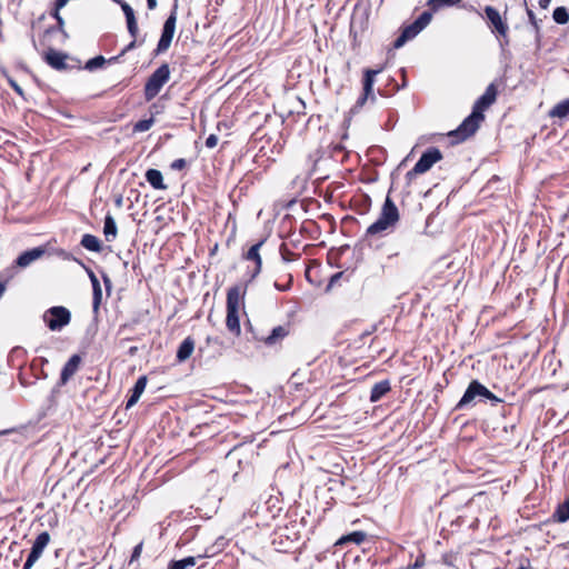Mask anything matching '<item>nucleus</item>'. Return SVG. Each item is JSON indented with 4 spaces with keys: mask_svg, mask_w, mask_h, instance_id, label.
<instances>
[{
    "mask_svg": "<svg viewBox=\"0 0 569 569\" xmlns=\"http://www.w3.org/2000/svg\"><path fill=\"white\" fill-rule=\"evenodd\" d=\"M498 88L496 83H490L482 96L473 103L471 113L460 123V126L448 132L452 144H458L471 138L485 121V111L488 110L497 100Z\"/></svg>",
    "mask_w": 569,
    "mask_h": 569,
    "instance_id": "obj_1",
    "label": "nucleus"
},
{
    "mask_svg": "<svg viewBox=\"0 0 569 569\" xmlns=\"http://www.w3.org/2000/svg\"><path fill=\"white\" fill-rule=\"evenodd\" d=\"M270 236L268 227L256 221L241 226L239 229H233L231 238L228 239V244L231 240L237 244V238H239V244L242 249H260Z\"/></svg>",
    "mask_w": 569,
    "mask_h": 569,
    "instance_id": "obj_2",
    "label": "nucleus"
},
{
    "mask_svg": "<svg viewBox=\"0 0 569 569\" xmlns=\"http://www.w3.org/2000/svg\"><path fill=\"white\" fill-rule=\"evenodd\" d=\"M483 13L476 10V12L482 17L488 29L495 36V38L499 41L500 47L505 48L510 43V28L508 22V9L506 8L503 12H500L493 6H485Z\"/></svg>",
    "mask_w": 569,
    "mask_h": 569,
    "instance_id": "obj_3",
    "label": "nucleus"
},
{
    "mask_svg": "<svg viewBox=\"0 0 569 569\" xmlns=\"http://www.w3.org/2000/svg\"><path fill=\"white\" fill-rule=\"evenodd\" d=\"M399 210L392 199L387 196L381 212L376 222L370 224L366 231L367 237H381L392 229L399 221Z\"/></svg>",
    "mask_w": 569,
    "mask_h": 569,
    "instance_id": "obj_4",
    "label": "nucleus"
},
{
    "mask_svg": "<svg viewBox=\"0 0 569 569\" xmlns=\"http://www.w3.org/2000/svg\"><path fill=\"white\" fill-rule=\"evenodd\" d=\"M246 290L241 291L239 286H233L227 292V329L236 337L241 335L239 310L240 305L243 302Z\"/></svg>",
    "mask_w": 569,
    "mask_h": 569,
    "instance_id": "obj_5",
    "label": "nucleus"
},
{
    "mask_svg": "<svg viewBox=\"0 0 569 569\" xmlns=\"http://www.w3.org/2000/svg\"><path fill=\"white\" fill-rule=\"evenodd\" d=\"M171 69L169 63H161L146 80L143 97L147 102L152 101L170 80Z\"/></svg>",
    "mask_w": 569,
    "mask_h": 569,
    "instance_id": "obj_6",
    "label": "nucleus"
},
{
    "mask_svg": "<svg viewBox=\"0 0 569 569\" xmlns=\"http://www.w3.org/2000/svg\"><path fill=\"white\" fill-rule=\"evenodd\" d=\"M178 19V0H174V3L170 10L168 18L166 19L160 39L157 43V47L152 51L153 57H158L168 51L171 46L172 39L176 32V24Z\"/></svg>",
    "mask_w": 569,
    "mask_h": 569,
    "instance_id": "obj_7",
    "label": "nucleus"
},
{
    "mask_svg": "<svg viewBox=\"0 0 569 569\" xmlns=\"http://www.w3.org/2000/svg\"><path fill=\"white\" fill-rule=\"evenodd\" d=\"M486 386L477 379H472L466 388L462 397L456 403L453 410L460 411L473 408L480 402L485 403L483 395L486 393Z\"/></svg>",
    "mask_w": 569,
    "mask_h": 569,
    "instance_id": "obj_8",
    "label": "nucleus"
},
{
    "mask_svg": "<svg viewBox=\"0 0 569 569\" xmlns=\"http://www.w3.org/2000/svg\"><path fill=\"white\" fill-rule=\"evenodd\" d=\"M43 61L57 71L81 69L80 61L68 53L49 48L43 54Z\"/></svg>",
    "mask_w": 569,
    "mask_h": 569,
    "instance_id": "obj_9",
    "label": "nucleus"
},
{
    "mask_svg": "<svg viewBox=\"0 0 569 569\" xmlns=\"http://www.w3.org/2000/svg\"><path fill=\"white\" fill-rule=\"evenodd\" d=\"M432 16L430 11H423L412 23L405 26L400 36L393 41V48H401L408 40L413 39L420 33L430 22Z\"/></svg>",
    "mask_w": 569,
    "mask_h": 569,
    "instance_id": "obj_10",
    "label": "nucleus"
},
{
    "mask_svg": "<svg viewBox=\"0 0 569 569\" xmlns=\"http://www.w3.org/2000/svg\"><path fill=\"white\" fill-rule=\"evenodd\" d=\"M442 152L435 147L428 148L417 161L415 167L406 173L407 180H412L416 176L429 171L435 163L442 160Z\"/></svg>",
    "mask_w": 569,
    "mask_h": 569,
    "instance_id": "obj_11",
    "label": "nucleus"
},
{
    "mask_svg": "<svg viewBox=\"0 0 569 569\" xmlns=\"http://www.w3.org/2000/svg\"><path fill=\"white\" fill-rule=\"evenodd\" d=\"M70 320V311L62 306L51 307L43 313V321L52 331L61 330Z\"/></svg>",
    "mask_w": 569,
    "mask_h": 569,
    "instance_id": "obj_12",
    "label": "nucleus"
},
{
    "mask_svg": "<svg viewBox=\"0 0 569 569\" xmlns=\"http://www.w3.org/2000/svg\"><path fill=\"white\" fill-rule=\"evenodd\" d=\"M381 71H382V68H379V69H369L368 68V69L363 70L362 94L358 98V100L356 102L357 107H362L369 99L375 100V94H373L375 78Z\"/></svg>",
    "mask_w": 569,
    "mask_h": 569,
    "instance_id": "obj_13",
    "label": "nucleus"
},
{
    "mask_svg": "<svg viewBox=\"0 0 569 569\" xmlns=\"http://www.w3.org/2000/svg\"><path fill=\"white\" fill-rule=\"evenodd\" d=\"M50 541V535L47 531H42L39 533L32 545L31 551L23 565L22 569H31L32 566L37 562V560L41 557L44 548L48 546Z\"/></svg>",
    "mask_w": 569,
    "mask_h": 569,
    "instance_id": "obj_14",
    "label": "nucleus"
},
{
    "mask_svg": "<svg viewBox=\"0 0 569 569\" xmlns=\"http://www.w3.org/2000/svg\"><path fill=\"white\" fill-rule=\"evenodd\" d=\"M119 3L121 6V9H122V11L124 13V17H126V23H127L128 32H129V34L132 38L131 42L124 49V51H126V50H130V49L136 47V44H137V37L139 34V27H138V22H137V19H136V16H134V11H133L132 7L129 3L124 2V1H119Z\"/></svg>",
    "mask_w": 569,
    "mask_h": 569,
    "instance_id": "obj_15",
    "label": "nucleus"
},
{
    "mask_svg": "<svg viewBox=\"0 0 569 569\" xmlns=\"http://www.w3.org/2000/svg\"><path fill=\"white\" fill-rule=\"evenodd\" d=\"M80 363L81 358L79 355H73L69 358L60 373L61 386L66 385L70 380V378L78 371Z\"/></svg>",
    "mask_w": 569,
    "mask_h": 569,
    "instance_id": "obj_16",
    "label": "nucleus"
},
{
    "mask_svg": "<svg viewBox=\"0 0 569 569\" xmlns=\"http://www.w3.org/2000/svg\"><path fill=\"white\" fill-rule=\"evenodd\" d=\"M148 382L147 376H140L133 387L130 389V396L127 399L126 408L129 409L134 406L143 393Z\"/></svg>",
    "mask_w": 569,
    "mask_h": 569,
    "instance_id": "obj_17",
    "label": "nucleus"
},
{
    "mask_svg": "<svg viewBox=\"0 0 569 569\" xmlns=\"http://www.w3.org/2000/svg\"><path fill=\"white\" fill-rule=\"evenodd\" d=\"M390 391V381L388 379L381 380L372 386L369 400L370 402H378Z\"/></svg>",
    "mask_w": 569,
    "mask_h": 569,
    "instance_id": "obj_18",
    "label": "nucleus"
},
{
    "mask_svg": "<svg viewBox=\"0 0 569 569\" xmlns=\"http://www.w3.org/2000/svg\"><path fill=\"white\" fill-rule=\"evenodd\" d=\"M289 335V326H277L264 337L263 343L268 347L277 345Z\"/></svg>",
    "mask_w": 569,
    "mask_h": 569,
    "instance_id": "obj_19",
    "label": "nucleus"
},
{
    "mask_svg": "<svg viewBox=\"0 0 569 569\" xmlns=\"http://www.w3.org/2000/svg\"><path fill=\"white\" fill-rule=\"evenodd\" d=\"M282 509V502L277 497H270L261 507V510L266 512V516L269 519H276L279 517Z\"/></svg>",
    "mask_w": 569,
    "mask_h": 569,
    "instance_id": "obj_20",
    "label": "nucleus"
},
{
    "mask_svg": "<svg viewBox=\"0 0 569 569\" xmlns=\"http://www.w3.org/2000/svg\"><path fill=\"white\" fill-rule=\"evenodd\" d=\"M148 183L156 190H166L167 186L163 183V176L158 169H148L144 174Z\"/></svg>",
    "mask_w": 569,
    "mask_h": 569,
    "instance_id": "obj_21",
    "label": "nucleus"
},
{
    "mask_svg": "<svg viewBox=\"0 0 569 569\" xmlns=\"http://www.w3.org/2000/svg\"><path fill=\"white\" fill-rule=\"evenodd\" d=\"M367 538V533L361 530H356L352 532H349L347 535L341 536L337 542L336 546H345L347 543H355L357 546L361 545Z\"/></svg>",
    "mask_w": 569,
    "mask_h": 569,
    "instance_id": "obj_22",
    "label": "nucleus"
},
{
    "mask_svg": "<svg viewBox=\"0 0 569 569\" xmlns=\"http://www.w3.org/2000/svg\"><path fill=\"white\" fill-rule=\"evenodd\" d=\"M194 349V340L191 337H187L183 339V341L179 345L177 350V360L179 362L186 361L192 353Z\"/></svg>",
    "mask_w": 569,
    "mask_h": 569,
    "instance_id": "obj_23",
    "label": "nucleus"
},
{
    "mask_svg": "<svg viewBox=\"0 0 569 569\" xmlns=\"http://www.w3.org/2000/svg\"><path fill=\"white\" fill-rule=\"evenodd\" d=\"M90 279L92 282V290H93L92 310H93V313L97 315L99 311L101 301H102V290H101L99 280L92 272H90Z\"/></svg>",
    "mask_w": 569,
    "mask_h": 569,
    "instance_id": "obj_24",
    "label": "nucleus"
},
{
    "mask_svg": "<svg viewBox=\"0 0 569 569\" xmlns=\"http://www.w3.org/2000/svg\"><path fill=\"white\" fill-rule=\"evenodd\" d=\"M243 259L247 260V261H252L254 262V269L252 270V272L250 273V278H249V281L253 280L261 271V264H262V261H261V257H260V251H246L243 253Z\"/></svg>",
    "mask_w": 569,
    "mask_h": 569,
    "instance_id": "obj_25",
    "label": "nucleus"
},
{
    "mask_svg": "<svg viewBox=\"0 0 569 569\" xmlns=\"http://www.w3.org/2000/svg\"><path fill=\"white\" fill-rule=\"evenodd\" d=\"M353 210L359 214H365L369 211L371 206V199L366 196L361 194L359 197H356L351 200Z\"/></svg>",
    "mask_w": 569,
    "mask_h": 569,
    "instance_id": "obj_26",
    "label": "nucleus"
},
{
    "mask_svg": "<svg viewBox=\"0 0 569 569\" xmlns=\"http://www.w3.org/2000/svg\"><path fill=\"white\" fill-rule=\"evenodd\" d=\"M552 518L556 522L563 523L569 520V496L556 508Z\"/></svg>",
    "mask_w": 569,
    "mask_h": 569,
    "instance_id": "obj_27",
    "label": "nucleus"
},
{
    "mask_svg": "<svg viewBox=\"0 0 569 569\" xmlns=\"http://www.w3.org/2000/svg\"><path fill=\"white\" fill-rule=\"evenodd\" d=\"M461 1L462 0H428V11H430L432 14L433 12H437L443 8L458 6Z\"/></svg>",
    "mask_w": 569,
    "mask_h": 569,
    "instance_id": "obj_28",
    "label": "nucleus"
},
{
    "mask_svg": "<svg viewBox=\"0 0 569 569\" xmlns=\"http://www.w3.org/2000/svg\"><path fill=\"white\" fill-rule=\"evenodd\" d=\"M569 114V98L555 104L549 111L551 118H566Z\"/></svg>",
    "mask_w": 569,
    "mask_h": 569,
    "instance_id": "obj_29",
    "label": "nucleus"
},
{
    "mask_svg": "<svg viewBox=\"0 0 569 569\" xmlns=\"http://www.w3.org/2000/svg\"><path fill=\"white\" fill-rule=\"evenodd\" d=\"M46 251H24L22 254H20L17 259V264L19 267H27L32 261L40 258Z\"/></svg>",
    "mask_w": 569,
    "mask_h": 569,
    "instance_id": "obj_30",
    "label": "nucleus"
},
{
    "mask_svg": "<svg viewBox=\"0 0 569 569\" xmlns=\"http://www.w3.org/2000/svg\"><path fill=\"white\" fill-rule=\"evenodd\" d=\"M57 32H60L62 36L61 42H64L69 38L68 33L64 30V20L62 17H58L56 26H51L44 30L43 37H49Z\"/></svg>",
    "mask_w": 569,
    "mask_h": 569,
    "instance_id": "obj_31",
    "label": "nucleus"
},
{
    "mask_svg": "<svg viewBox=\"0 0 569 569\" xmlns=\"http://www.w3.org/2000/svg\"><path fill=\"white\" fill-rule=\"evenodd\" d=\"M196 557L188 556L179 560H171L168 569H189L196 565Z\"/></svg>",
    "mask_w": 569,
    "mask_h": 569,
    "instance_id": "obj_32",
    "label": "nucleus"
},
{
    "mask_svg": "<svg viewBox=\"0 0 569 569\" xmlns=\"http://www.w3.org/2000/svg\"><path fill=\"white\" fill-rule=\"evenodd\" d=\"M80 244L84 249H102L100 247L99 239L96 236L90 234V233L82 234L81 240H80Z\"/></svg>",
    "mask_w": 569,
    "mask_h": 569,
    "instance_id": "obj_33",
    "label": "nucleus"
},
{
    "mask_svg": "<svg viewBox=\"0 0 569 569\" xmlns=\"http://www.w3.org/2000/svg\"><path fill=\"white\" fill-rule=\"evenodd\" d=\"M552 19L558 24H566L569 22V12L566 7H557L552 12Z\"/></svg>",
    "mask_w": 569,
    "mask_h": 569,
    "instance_id": "obj_34",
    "label": "nucleus"
},
{
    "mask_svg": "<svg viewBox=\"0 0 569 569\" xmlns=\"http://www.w3.org/2000/svg\"><path fill=\"white\" fill-rule=\"evenodd\" d=\"M244 330H246V338L248 341H262L264 339V336L260 335L258 330H256L250 322L249 319L244 322Z\"/></svg>",
    "mask_w": 569,
    "mask_h": 569,
    "instance_id": "obj_35",
    "label": "nucleus"
},
{
    "mask_svg": "<svg viewBox=\"0 0 569 569\" xmlns=\"http://www.w3.org/2000/svg\"><path fill=\"white\" fill-rule=\"evenodd\" d=\"M106 63H107V59L102 54H99V56H96V57L89 59L86 62L83 69H86L88 71H94L99 68H102Z\"/></svg>",
    "mask_w": 569,
    "mask_h": 569,
    "instance_id": "obj_36",
    "label": "nucleus"
},
{
    "mask_svg": "<svg viewBox=\"0 0 569 569\" xmlns=\"http://www.w3.org/2000/svg\"><path fill=\"white\" fill-rule=\"evenodd\" d=\"M1 73L6 78L10 88L19 94L21 98L26 99L23 89L18 84V82L8 73L4 68H1Z\"/></svg>",
    "mask_w": 569,
    "mask_h": 569,
    "instance_id": "obj_37",
    "label": "nucleus"
},
{
    "mask_svg": "<svg viewBox=\"0 0 569 569\" xmlns=\"http://www.w3.org/2000/svg\"><path fill=\"white\" fill-rule=\"evenodd\" d=\"M527 16H528L529 23L533 28L536 39H540L541 28L539 24V20L537 19L535 12L531 9H527Z\"/></svg>",
    "mask_w": 569,
    "mask_h": 569,
    "instance_id": "obj_38",
    "label": "nucleus"
},
{
    "mask_svg": "<svg viewBox=\"0 0 569 569\" xmlns=\"http://www.w3.org/2000/svg\"><path fill=\"white\" fill-rule=\"evenodd\" d=\"M153 124V119L150 118V119H143V120H139L136 124H134V130L136 131H147L151 128V126Z\"/></svg>",
    "mask_w": 569,
    "mask_h": 569,
    "instance_id": "obj_39",
    "label": "nucleus"
},
{
    "mask_svg": "<svg viewBox=\"0 0 569 569\" xmlns=\"http://www.w3.org/2000/svg\"><path fill=\"white\" fill-rule=\"evenodd\" d=\"M485 391L487 393V395H483L485 403L489 401L491 403V406H497L498 403L502 402V399H500L495 393H492L487 387H486Z\"/></svg>",
    "mask_w": 569,
    "mask_h": 569,
    "instance_id": "obj_40",
    "label": "nucleus"
},
{
    "mask_svg": "<svg viewBox=\"0 0 569 569\" xmlns=\"http://www.w3.org/2000/svg\"><path fill=\"white\" fill-rule=\"evenodd\" d=\"M170 167L173 170H182L187 167V161L183 158H179V159H176L174 161H172Z\"/></svg>",
    "mask_w": 569,
    "mask_h": 569,
    "instance_id": "obj_41",
    "label": "nucleus"
},
{
    "mask_svg": "<svg viewBox=\"0 0 569 569\" xmlns=\"http://www.w3.org/2000/svg\"><path fill=\"white\" fill-rule=\"evenodd\" d=\"M141 551H142V542L138 543L133 548V550L131 552V557H130V562H133L134 560H137L140 557Z\"/></svg>",
    "mask_w": 569,
    "mask_h": 569,
    "instance_id": "obj_42",
    "label": "nucleus"
},
{
    "mask_svg": "<svg viewBox=\"0 0 569 569\" xmlns=\"http://www.w3.org/2000/svg\"><path fill=\"white\" fill-rule=\"evenodd\" d=\"M218 144V137L216 134H210L207 139H206V147L207 148H214Z\"/></svg>",
    "mask_w": 569,
    "mask_h": 569,
    "instance_id": "obj_43",
    "label": "nucleus"
},
{
    "mask_svg": "<svg viewBox=\"0 0 569 569\" xmlns=\"http://www.w3.org/2000/svg\"><path fill=\"white\" fill-rule=\"evenodd\" d=\"M279 252H280L283 261H291L297 257L295 251L286 250V251H279Z\"/></svg>",
    "mask_w": 569,
    "mask_h": 569,
    "instance_id": "obj_44",
    "label": "nucleus"
},
{
    "mask_svg": "<svg viewBox=\"0 0 569 569\" xmlns=\"http://www.w3.org/2000/svg\"><path fill=\"white\" fill-rule=\"evenodd\" d=\"M425 565V556L423 555H420L413 565L410 566L411 569H419L421 568L422 566ZM406 569H409V567H407Z\"/></svg>",
    "mask_w": 569,
    "mask_h": 569,
    "instance_id": "obj_45",
    "label": "nucleus"
},
{
    "mask_svg": "<svg viewBox=\"0 0 569 569\" xmlns=\"http://www.w3.org/2000/svg\"><path fill=\"white\" fill-rule=\"evenodd\" d=\"M340 153L346 156V148H345V146H342L341 143L335 144L332 147V156H338Z\"/></svg>",
    "mask_w": 569,
    "mask_h": 569,
    "instance_id": "obj_46",
    "label": "nucleus"
},
{
    "mask_svg": "<svg viewBox=\"0 0 569 569\" xmlns=\"http://www.w3.org/2000/svg\"><path fill=\"white\" fill-rule=\"evenodd\" d=\"M126 479H127V478H126L124 476H122V477H121V476H118V477L114 479V481H113L112 490L116 492L117 487H118V486H122V485H124Z\"/></svg>",
    "mask_w": 569,
    "mask_h": 569,
    "instance_id": "obj_47",
    "label": "nucleus"
},
{
    "mask_svg": "<svg viewBox=\"0 0 569 569\" xmlns=\"http://www.w3.org/2000/svg\"><path fill=\"white\" fill-rule=\"evenodd\" d=\"M117 233V226L114 220L109 216V236H116Z\"/></svg>",
    "mask_w": 569,
    "mask_h": 569,
    "instance_id": "obj_48",
    "label": "nucleus"
},
{
    "mask_svg": "<svg viewBox=\"0 0 569 569\" xmlns=\"http://www.w3.org/2000/svg\"><path fill=\"white\" fill-rule=\"evenodd\" d=\"M376 330H377V325H372V326L370 327V329H368V330L363 331V332L360 335V337H359V338L362 340V339H365L366 337L371 336Z\"/></svg>",
    "mask_w": 569,
    "mask_h": 569,
    "instance_id": "obj_49",
    "label": "nucleus"
},
{
    "mask_svg": "<svg viewBox=\"0 0 569 569\" xmlns=\"http://www.w3.org/2000/svg\"><path fill=\"white\" fill-rule=\"evenodd\" d=\"M345 251H333V250H330V251H327V256H328V261L330 262L331 259H337L340 257V254H342Z\"/></svg>",
    "mask_w": 569,
    "mask_h": 569,
    "instance_id": "obj_50",
    "label": "nucleus"
},
{
    "mask_svg": "<svg viewBox=\"0 0 569 569\" xmlns=\"http://www.w3.org/2000/svg\"><path fill=\"white\" fill-rule=\"evenodd\" d=\"M516 428H517L516 423L506 425L502 427V431L506 433H508L509 431L513 432Z\"/></svg>",
    "mask_w": 569,
    "mask_h": 569,
    "instance_id": "obj_51",
    "label": "nucleus"
},
{
    "mask_svg": "<svg viewBox=\"0 0 569 569\" xmlns=\"http://www.w3.org/2000/svg\"><path fill=\"white\" fill-rule=\"evenodd\" d=\"M29 249L40 250V249H51V248L49 247V242H48V243L32 244V247H30Z\"/></svg>",
    "mask_w": 569,
    "mask_h": 569,
    "instance_id": "obj_52",
    "label": "nucleus"
},
{
    "mask_svg": "<svg viewBox=\"0 0 569 569\" xmlns=\"http://www.w3.org/2000/svg\"><path fill=\"white\" fill-rule=\"evenodd\" d=\"M157 0H147V7L149 10H154L157 8Z\"/></svg>",
    "mask_w": 569,
    "mask_h": 569,
    "instance_id": "obj_53",
    "label": "nucleus"
},
{
    "mask_svg": "<svg viewBox=\"0 0 569 569\" xmlns=\"http://www.w3.org/2000/svg\"><path fill=\"white\" fill-rule=\"evenodd\" d=\"M274 288L279 291H286L289 289V284L283 286V284H279L278 282H274Z\"/></svg>",
    "mask_w": 569,
    "mask_h": 569,
    "instance_id": "obj_54",
    "label": "nucleus"
},
{
    "mask_svg": "<svg viewBox=\"0 0 569 569\" xmlns=\"http://www.w3.org/2000/svg\"><path fill=\"white\" fill-rule=\"evenodd\" d=\"M550 1L551 0H539V7L541 9H547L549 7V4H550Z\"/></svg>",
    "mask_w": 569,
    "mask_h": 569,
    "instance_id": "obj_55",
    "label": "nucleus"
},
{
    "mask_svg": "<svg viewBox=\"0 0 569 569\" xmlns=\"http://www.w3.org/2000/svg\"><path fill=\"white\" fill-rule=\"evenodd\" d=\"M59 10L60 9H57V0L54 1V9L52 11V17L56 19V21L58 20V17H61L60 13H59Z\"/></svg>",
    "mask_w": 569,
    "mask_h": 569,
    "instance_id": "obj_56",
    "label": "nucleus"
},
{
    "mask_svg": "<svg viewBox=\"0 0 569 569\" xmlns=\"http://www.w3.org/2000/svg\"><path fill=\"white\" fill-rule=\"evenodd\" d=\"M69 0H57V9L63 8Z\"/></svg>",
    "mask_w": 569,
    "mask_h": 569,
    "instance_id": "obj_57",
    "label": "nucleus"
},
{
    "mask_svg": "<svg viewBox=\"0 0 569 569\" xmlns=\"http://www.w3.org/2000/svg\"><path fill=\"white\" fill-rule=\"evenodd\" d=\"M102 222V233L107 237V216L103 218Z\"/></svg>",
    "mask_w": 569,
    "mask_h": 569,
    "instance_id": "obj_58",
    "label": "nucleus"
},
{
    "mask_svg": "<svg viewBox=\"0 0 569 569\" xmlns=\"http://www.w3.org/2000/svg\"><path fill=\"white\" fill-rule=\"evenodd\" d=\"M341 272H338L336 274H333L330 279V283L329 284H332L333 281L338 280L340 277H341Z\"/></svg>",
    "mask_w": 569,
    "mask_h": 569,
    "instance_id": "obj_59",
    "label": "nucleus"
},
{
    "mask_svg": "<svg viewBox=\"0 0 569 569\" xmlns=\"http://www.w3.org/2000/svg\"><path fill=\"white\" fill-rule=\"evenodd\" d=\"M6 291V283L0 281V298L3 296Z\"/></svg>",
    "mask_w": 569,
    "mask_h": 569,
    "instance_id": "obj_60",
    "label": "nucleus"
},
{
    "mask_svg": "<svg viewBox=\"0 0 569 569\" xmlns=\"http://www.w3.org/2000/svg\"><path fill=\"white\" fill-rule=\"evenodd\" d=\"M101 278H102L104 286L107 287V278H109V274L101 272Z\"/></svg>",
    "mask_w": 569,
    "mask_h": 569,
    "instance_id": "obj_61",
    "label": "nucleus"
},
{
    "mask_svg": "<svg viewBox=\"0 0 569 569\" xmlns=\"http://www.w3.org/2000/svg\"><path fill=\"white\" fill-rule=\"evenodd\" d=\"M101 278H102L104 286L107 287V278H109V274L101 272Z\"/></svg>",
    "mask_w": 569,
    "mask_h": 569,
    "instance_id": "obj_62",
    "label": "nucleus"
},
{
    "mask_svg": "<svg viewBox=\"0 0 569 569\" xmlns=\"http://www.w3.org/2000/svg\"><path fill=\"white\" fill-rule=\"evenodd\" d=\"M278 249H280V250L287 249V243L284 241H281Z\"/></svg>",
    "mask_w": 569,
    "mask_h": 569,
    "instance_id": "obj_63",
    "label": "nucleus"
},
{
    "mask_svg": "<svg viewBox=\"0 0 569 569\" xmlns=\"http://www.w3.org/2000/svg\"><path fill=\"white\" fill-rule=\"evenodd\" d=\"M312 247H313V244H309V243H308V244L303 246V248H302V249H303V250L312 249Z\"/></svg>",
    "mask_w": 569,
    "mask_h": 569,
    "instance_id": "obj_64",
    "label": "nucleus"
}]
</instances>
